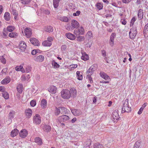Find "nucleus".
I'll list each match as a JSON object with an SVG mask.
<instances>
[{
	"mask_svg": "<svg viewBox=\"0 0 148 148\" xmlns=\"http://www.w3.org/2000/svg\"><path fill=\"white\" fill-rule=\"evenodd\" d=\"M25 33L27 38L30 37L32 34L31 29L29 28H26L25 30Z\"/></svg>",
	"mask_w": 148,
	"mask_h": 148,
	"instance_id": "nucleus-9",
	"label": "nucleus"
},
{
	"mask_svg": "<svg viewBox=\"0 0 148 148\" xmlns=\"http://www.w3.org/2000/svg\"><path fill=\"white\" fill-rule=\"evenodd\" d=\"M33 122L36 124H39L41 122V118L39 115L36 114L33 117Z\"/></svg>",
	"mask_w": 148,
	"mask_h": 148,
	"instance_id": "nucleus-8",
	"label": "nucleus"
},
{
	"mask_svg": "<svg viewBox=\"0 0 148 148\" xmlns=\"http://www.w3.org/2000/svg\"><path fill=\"white\" fill-rule=\"evenodd\" d=\"M44 59V57L43 56L40 55L36 57L35 61L37 62H42L43 61Z\"/></svg>",
	"mask_w": 148,
	"mask_h": 148,
	"instance_id": "nucleus-20",
	"label": "nucleus"
},
{
	"mask_svg": "<svg viewBox=\"0 0 148 148\" xmlns=\"http://www.w3.org/2000/svg\"><path fill=\"white\" fill-rule=\"evenodd\" d=\"M53 5L55 8H57L59 5L60 0H53Z\"/></svg>",
	"mask_w": 148,
	"mask_h": 148,
	"instance_id": "nucleus-31",
	"label": "nucleus"
},
{
	"mask_svg": "<svg viewBox=\"0 0 148 148\" xmlns=\"http://www.w3.org/2000/svg\"><path fill=\"white\" fill-rule=\"evenodd\" d=\"M81 53L82 54V56L81 57V59L84 60L86 61L88 59V56L85 52H83L82 51Z\"/></svg>",
	"mask_w": 148,
	"mask_h": 148,
	"instance_id": "nucleus-24",
	"label": "nucleus"
},
{
	"mask_svg": "<svg viewBox=\"0 0 148 148\" xmlns=\"http://www.w3.org/2000/svg\"><path fill=\"white\" fill-rule=\"evenodd\" d=\"M79 26L78 22L75 20H72L71 22V24H67L65 26L66 30L68 31L72 30L74 29H77Z\"/></svg>",
	"mask_w": 148,
	"mask_h": 148,
	"instance_id": "nucleus-1",
	"label": "nucleus"
},
{
	"mask_svg": "<svg viewBox=\"0 0 148 148\" xmlns=\"http://www.w3.org/2000/svg\"><path fill=\"white\" fill-rule=\"evenodd\" d=\"M45 30L47 32H52L53 30V28L51 26H48L45 28Z\"/></svg>",
	"mask_w": 148,
	"mask_h": 148,
	"instance_id": "nucleus-35",
	"label": "nucleus"
},
{
	"mask_svg": "<svg viewBox=\"0 0 148 148\" xmlns=\"http://www.w3.org/2000/svg\"><path fill=\"white\" fill-rule=\"evenodd\" d=\"M0 60L1 62L3 64L6 63V60L5 58L3 56L0 57Z\"/></svg>",
	"mask_w": 148,
	"mask_h": 148,
	"instance_id": "nucleus-49",
	"label": "nucleus"
},
{
	"mask_svg": "<svg viewBox=\"0 0 148 148\" xmlns=\"http://www.w3.org/2000/svg\"><path fill=\"white\" fill-rule=\"evenodd\" d=\"M132 0H122L123 3H128L131 1Z\"/></svg>",
	"mask_w": 148,
	"mask_h": 148,
	"instance_id": "nucleus-63",
	"label": "nucleus"
},
{
	"mask_svg": "<svg viewBox=\"0 0 148 148\" xmlns=\"http://www.w3.org/2000/svg\"><path fill=\"white\" fill-rule=\"evenodd\" d=\"M128 101V99H126L124 101L122 112H129L131 111V108L129 104Z\"/></svg>",
	"mask_w": 148,
	"mask_h": 148,
	"instance_id": "nucleus-2",
	"label": "nucleus"
},
{
	"mask_svg": "<svg viewBox=\"0 0 148 148\" xmlns=\"http://www.w3.org/2000/svg\"><path fill=\"white\" fill-rule=\"evenodd\" d=\"M65 36L67 38L72 40H74L76 38V36L70 33H66Z\"/></svg>",
	"mask_w": 148,
	"mask_h": 148,
	"instance_id": "nucleus-13",
	"label": "nucleus"
},
{
	"mask_svg": "<svg viewBox=\"0 0 148 148\" xmlns=\"http://www.w3.org/2000/svg\"><path fill=\"white\" fill-rule=\"evenodd\" d=\"M51 64L54 68H57L60 67V65L56 62L54 60L52 61Z\"/></svg>",
	"mask_w": 148,
	"mask_h": 148,
	"instance_id": "nucleus-32",
	"label": "nucleus"
},
{
	"mask_svg": "<svg viewBox=\"0 0 148 148\" xmlns=\"http://www.w3.org/2000/svg\"><path fill=\"white\" fill-rule=\"evenodd\" d=\"M31 67L29 66H27L26 68L25 72H26L27 73H29L30 71Z\"/></svg>",
	"mask_w": 148,
	"mask_h": 148,
	"instance_id": "nucleus-54",
	"label": "nucleus"
},
{
	"mask_svg": "<svg viewBox=\"0 0 148 148\" xmlns=\"http://www.w3.org/2000/svg\"><path fill=\"white\" fill-rule=\"evenodd\" d=\"M61 93V96L64 99H68L71 96L70 91L68 90H64Z\"/></svg>",
	"mask_w": 148,
	"mask_h": 148,
	"instance_id": "nucleus-3",
	"label": "nucleus"
},
{
	"mask_svg": "<svg viewBox=\"0 0 148 148\" xmlns=\"http://www.w3.org/2000/svg\"><path fill=\"white\" fill-rule=\"evenodd\" d=\"M77 40L79 42L83 41L85 39L84 36H77Z\"/></svg>",
	"mask_w": 148,
	"mask_h": 148,
	"instance_id": "nucleus-37",
	"label": "nucleus"
},
{
	"mask_svg": "<svg viewBox=\"0 0 148 148\" xmlns=\"http://www.w3.org/2000/svg\"><path fill=\"white\" fill-rule=\"evenodd\" d=\"M80 13V12L79 11H77L75 13H74L73 14L74 16H78Z\"/></svg>",
	"mask_w": 148,
	"mask_h": 148,
	"instance_id": "nucleus-58",
	"label": "nucleus"
},
{
	"mask_svg": "<svg viewBox=\"0 0 148 148\" xmlns=\"http://www.w3.org/2000/svg\"><path fill=\"white\" fill-rule=\"evenodd\" d=\"M144 34L145 37L148 36V23L145 25L144 28Z\"/></svg>",
	"mask_w": 148,
	"mask_h": 148,
	"instance_id": "nucleus-23",
	"label": "nucleus"
},
{
	"mask_svg": "<svg viewBox=\"0 0 148 148\" xmlns=\"http://www.w3.org/2000/svg\"><path fill=\"white\" fill-rule=\"evenodd\" d=\"M15 114L14 112L13 111H11L8 114L9 118L11 119L14 118V116Z\"/></svg>",
	"mask_w": 148,
	"mask_h": 148,
	"instance_id": "nucleus-42",
	"label": "nucleus"
},
{
	"mask_svg": "<svg viewBox=\"0 0 148 148\" xmlns=\"http://www.w3.org/2000/svg\"><path fill=\"white\" fill-rule=\"evenodd\" d=\"M87 35H88L89 36V38H90L92 36V32L91 31H88L86 34Z\"/></svg>",
	"mask_w": 148,
	"mask_h": 148,
	"instance_id": "nucleus-57",
	"label": "nucleus"
},
{
	"mask_svg": "<svg viewBox=\"0 0 148 148\" xmlns=\"http://www.w3.org/2000/svg\"><path fill=\"white\" fill-rule=\"evenodd\" d=\"M69 91H70L71 95H72L73 97L76 96L77 94V91L76 89L74 88H71Z\"/></svg>",
	"mask_w": 148,
	"mask_h": 148,
	"instance_id": "nucleus-26",
	"label": "nucleus"
},
{
	"mask_svg": "<svg viewBox=\"0 0 148 148\" xmlns=\"http://www.w3.org/2000/svg\"><path fill=\"white\" fill-rule=\"evenodd\" d=\"M94 147V148H100L101 145L99 143H96Z\"/></svg>",
	"mask_w": 148,
	"mask_h": 148,
	"instance_id": "nucleus-59",
	"label": "nucleus"
},
{
	"mask_svg": "<svg viewBox=\"0 0 148 148\" xmlns=\"http://www.w3.org/2000/svg\"><path fill=\"white\" fill-rule=\"evenodd\" d=\"M72 114L75 116H79L81 114L82 112L79 110L73 109L71 110Z\"/></svg>",
	"mask_w": 148,
	"mask_h": 148,
	"instance_id": "nucleus-16",
	"label": "nucleus"
},
{
	"mask_svg": "<svg viewBox=\"0 0 148 148\" xmlns=\"http://www.w3.org/2000/svg\"><path fill=\"white\" fill-rule=\"evenodd\" d=\"M15 27L13 26H9L7 27V30L9 32H12L15 29Z\"/></svg>",
	"mask_w": 148,
	"mask_h": 148,
	"instance_id": "nucleus-43",
	"label": "nucleus"
},
{
	"mask_svg": "<svg viewBox=\"0 0 148 148\" xmlns=\"http://www.w3.org/2000/svg\"><path fill=\"white\" fill-rule=\"evenodd\" d=\"M121 22L122 23V24L124 25H125L127 23L125 19H121Z\"/></svg>",
	"mask_w": 148,
	"mask_h": 148,
	"instance_id": "nucleus-60",
	"label": "nucleus"
},
{
	"mask_svg": "<svg viewBox=\"0 0 148 148\" xmlns=\"http://www.w3.org/2000/svg\"><path fill=\"white\" fill-rule=\"evenodd\" d=\"M23 87L22 84H18L16 89L18 92L19 93H22L23 91Z\"/></svg>",
	"mask_w": 148,
	"mask_h": 148,
	"instance_id": "nucleus-22",
	"label": "nucleus"
},
{
	"mask_svg": "<svg viewBox=\"0 0 148 148\" xmlns=\"http://www.w3.org/2000/svg\"><path fill=\"white\" fill-rule=\"evenodd\" d=\"M32 113V111L31 109L28 108L26 109L25 112V114L26 117L27 118H29L31 117Z\"/></svg>",
	"mask_w": 148,
	"mask_h": 148,
	"instance_id": "nucleus-10",
	"label": "nucleus"
},
{
	"mask_svg": "<svg viewBox=\"0 0 148 148\" xmlns=\"http://www.w3.org/2000/svg\"><path fill=\"white\" fill-rule=\"evenodd\" d=\"M43 45L45 46H50L51 44V42L46 40L44 41L42 43Z\"/></svg>",
	"mask_w": 148,
	"mask_h": 148,
	"instance_id": "nucleus-38",
	"label": "nucleus"
},
{
	"mask_svg": "<svg viewBox=\"0 0 148 148\" xmlns=\"http://www.w3.org/2000/svg\"><path fill=\"white\" fill-rule=\"evenodd\" d=\"M27 131L25 129L21 130L19 133L20 137L22 138H25L27 136Z\"/></svg>",
	"mask_w": 148,
	"mask_h": 148,
	"instance_id": "nucleus-11",
	"label": "nucleus"
},
{
	"mask_svg": "<svg viewBox=\"0 0 148 148\" xmlns=\"http://www.w3.org/2000/svg\"><path fill=\"white\" fill-rule=\"evenodd\" d=\"M137 33V29L136 27H133L131 28L129 32L130 38L132 39L135 38Z\"/></svg>",
	"mask_w": 148,
	"mask_h": 148,
	"instance_id": "nucleus-4",
	"label": "nucleus"
},
{
	"mask_svg": "<svg viewBox=\"0 0 148 148\" xmlns=\"http://www.w3.org/2000/svg\"><path fill=\"white\" fill-rule=\"evenodd\" d=\"M77 77L78 79L81 80L82 79L83 76L82 74H81L79 71H77L76 72Z\"/></svg>",
	"mask_w": 148,
	"mask_h": 148,
	"instance_id": "nucleus-39",
	"label": "nucleus"
},
{
	"mask_svg": "<svg viewBox=\"0 0 148 148\" xmlns=\"http://www.w3.org/2000/svg\"><path fill=\"white\" fill-rule=\"evenodd\" d=\"M112 118L114 120H117L119 118L118 110L114 111L112 113Z\"/></svg>",
	"mask_w": 148,
	"mask_h": 148,
	"instance_id": "nucleus-19",
	"label": "nucleus"
},
{
	"mask_svg": "<svg viewBox=\"0 0 148 148\" xmlns=\"http://www.w3.org/2000/svg\"><path fill=\"white\" fill-rule=\"evenodd\" d=\"M18 35V34L16 32H12L10 33L9 35V36L11 38H14L15 37Z\"/></svg>",
	"mask_w": 148,
	"mask_h": 148,
	"instance_id": "nucleus-45",
	"label": "nucleus"
},
{
	"mask_svg": "<svg viewBox=\"0 0 148 148\" xmlns=\"http://www.w3.org/2000/svg\"><path fill=\"white\" fill-rule=\"evenodd\" d=\"M88 74V75H87L89 79L90 80V83H92L93 81H92V78H91V77L90 76L91 75H89V74Z\"/></svg>",
	"mask_w": 148,
	"mask_h": 148,
	"instance_id": "nucleus-56",
	"label": "nucleus"
},
{
	"mask_svg": "<svg viewBox=\"0 0 148 148\" xmlns=\"http://www.w3.org/2000/svg\"><path fill=\"white\" fill-rule=\"evenodd\" d=\"M60 113H61V112L59 108H56L55 111V114L56 115H58Z\"/></svg>",
	"mask_w": 148,
	"mask_h": 148,
	"instance_id": "nucleus-47",
	"label": "nucleus"
},
{
	"mask_svg": "<svg viewBox=\"0 0 148 148\" xmlns=\"http://www.w3.org/2000/svg\"><path fill=\"white\" fill-rule=\"evenodd\" d=\"M66 49V45H62L61 47V50L62 51H64Z\"/></svg>",
	"mask_w": 148,
	"mask_h": 148,
	"instance_id": "nucleus-61",
	"label": "nucleus"
},
{
	"mask_svg": "<svg viewBox=\"0 0 148 148\" xmlns=\"http://www.w3.org/2000/svg\"><path fill=\"white\" fill-rule=\"evenodd\" d=\"M15 70L17 71H21L22 73L25 72V70L21 65H20L19 66H16L15 67Z\"/></svg>",
	"mask_w": 148,
	"mask_h": 148,
	"instance_id": "nucleus-27",
	"label": "nucleus"
},
{
	"mask_svg": "<svg viewBox=\"0 0 148 148\" xmlns=\"http://www.w3.org/2000/svg\"><path fill=\"white\" fill-rule=\"evenodd\" d=\"M18 130L17 129H15L12 131L11 133V136L12 137H14L18 134Z\"/></svg>",
	"mask_w": 148,
	"mask_h": 148,
	"instance_id": "nucleus-25",
	"label": "nucleus"
},
{
	"mask_svg": "<svg viewBox=\"0 0 148 148\" xmlns=\"http://www.w3.org/2000/svg\"><path fill=\"white\" fill-rule=\"evenodd\" d=\"M47 101L46 100L43 99L41 102V106L42 108H45L47 106Z\"/></svg>",
	"mask_w": 148,
	"mask_h": 148,
	"instance_id": "nucleus-28",
	"label": "nucleus"
},
{
	"mask_svg": "<svg viewBox=\"0 0 148 148\" xmlns=\"http://www.w3.org/2000/svg\"><path fill=\"white\" fill-rule=\"evenodd\" d=\"M34 140L35 142L38 145H41L42 143V140L38 137L35 138Z\"/></svg>",
	"mask_w": 148,
	"mask_h": 148,
	"instance_id": "nucleus-30",
	"label": "nucleus"
},
{
	"mask_svg": "<svg viewBox=\"0 0 148 148\" xmlns=\"http://www.w3.org/2000/svg\"><path fill=\"white\" fill-rule=\"evenodd\" d=\"M30 104L32 106L34 107L36 104V102L34 100H32L30 102Z\"/></svg>",
	"mask_w": 148,
	"mask_h": 148,
	"instance_id": "nucleus-50",
	"label": "nucleus"
},
{
	"mask_svg": "<svg viewBox=\"0 0 148 148\" xmlns=\"http://www.w3.org/2000/svg\"><path fill=\"white\" fill-rule=\"evenodd\" d=\"M11 12L14 15H18V14L17 11L15 10H14L12 8L11 9Z\"/></svg>",
	"mask_w": 148,
	"mask_h": 148,
	"instance_id": "nucleus-46",
	"label": "nucleus"
},
{
	"mask_svg": "<svg viewBox=\"0 0 148 148\" xmlns=\"http://www.w3.org/2000/svg\"><path fill=\"white\" fill-rule=\"evenodd\" d=\"M30 41L34 45L37 46L39 45L38 41L35 38H32L30 39Z\"/></svg>",
	"mask_w": 148,
	"mask_h": 148,
	"instance_id": "nucleus-15",
	"label": "nucleus"
},
{
	"mask_svg": "<svg viewBox=\"0 0 148 148\" xmlns=\"http://www.w3.org/2000/svg\"><path fill=\"white\" fill-rule=\"evenodd\" d=\"M135 21V18L134 17H133L131 20L130 24V26H132L133 25Z\"/></svg>",
	"mask_w": 148,
	"mask_h": 148,
	"instance_id": "nucleus-55",
	"label": "nucleus"
},
{
	"mask_svg": "<svg viewBox=\"0 0 148 148\" xmlns=\"http://www.w3.org/2000/svg\"><path fill=\"white\" fill-rule=\"evenodd\" d=\"M115 35V34L113 33L110 36V43L111 46H112L113 45L114 41Z\"/></svg>",
	"mask_w": 148,
	"mask_h": 148,
	"instance_id": "nucleus-21",
	"label": "nucleus"
},
{
	"mask_svg": "<svg viewBox=\"0 0 148 148\" xmlns=\"http://www.w3.org/2000/svg\"><path fill=\"white\" fill-rule=\"evenodd\" d=\"M101 3H97L96 6L97 8L99 10H100L102 9L101 6Z\"/></svg>",
	"mask_w": 148,
	"mask_h": 148,
	"instance_id": "nucleus-53",
	"label": "nucleus"
},
{
	"mask_svg": "<svg viewBox=\"0 0 148 148\" xmlns=\"http://www.w3.org/2000/svg\"><path fill=\"white\" fill-rule=\"evenodd\" d=\"M98 66L97 64H94L91 66L88 69L87 71V73L89 74V75H92L93 72L97 70Z\"/></svg>",
	"mask_w": 148,
	"mask_h": 148,
	"instance_id": "nucleus-5",
	"label": "nucleus"
},
{
	"mask_svg": "<svg viewBox=\"0 0 148 148\" xmlns=\"http://www.w3.org/2000/svg\"><path fill=\"white\" fill-rule=\"evenodd\" d=\"M102 78H103L107 80V81H104L102 80V83H109L110 78L108 75L104 73H102Z\"/></svg>",
	"mask_w": 148,
	"mask_h": 148,
	"instance_id": "nucleus-12",
	"label": "nucleus"
},
{
	"mask_svg": "<svg viewBox=\"0 0 148 148\" xmlns=\"http://www.w3.org/2000/svg\"><path fill=\"white\" fill-rule=\"evenodd\" d=\"M77 64H73L71 65L70 66V68H71V70H73V69L77 67Z\"/></svg>",
	"mask_w": 148,
	"mask_h": 148,
	"instance_id": "nucleus-52",
	"label": "nucleus"
},
{
	"mask_svg": "<svg viewBox=\"0 0 148 148\" xmlns=\"http://www.w3.org/2000/svg\"><path fill=\"white\" fill-rule=\"evenodd\" d=\"M143 10L140 9L138 11V16L140 19H141L143 17Z\"/></svg>",
	"mask_w": 148,
	"mask_h": 148,
	"instance_id": "nucleus-29",
	"label": "nucleus"
},
{
	"mask_svg": "<svg viewBox=\"0 0 148 148\" xmlns=\"http://www.w3.org/2000/svg\"><path fill=\"white\" fill-rule=\"evenodd\" d=\"M21 3L24 4H27L30 2V0H20Z\"/></svg>",
	"mask_w": 148,
	"mask_h": 148,
	"instance_id": "nucleus-48",
	"label": "nucleus"
},
{
	"mask_svg": "<svg viewBox=\"0 0 148 148\" xmlns=\"http://www.w3.org/2000/svg\"><path fill=\"white\" fill-rule=\"evenodd\" d=\"M47 41L50 42L53 40V38L51 37H48L47 38Z\"/></svg>",
	"mask_w": 148,
	"mask_h": 148,
	"instance_id": "nucleus-62",
	"label": "nucleus"
},
{
	"mask_svg": "<svg viewBox=\"0 0 148 148\" xmlns=\"http://www.w3.org/2000/svg\"><path fill=\"white\" fill-rule=\"evenodd\" d=\"M2 95L3 97L5 99H7L9 98V94L7 92H2Z\"/></svg>",
	"mask_w": 148,
	"mask_h": 148,
	"instance_id": "nucleus-41",
	"label": "nucleus"
},
{
	"mask_svg": "<svg viewBox=\"0 0 148 148\" xmlns=\"http://www.w3.org/2000/svg\"><path fill=\"white\" fill-rule=\"evenodd\" d=\"M57 88L54 86H50L49 89V91L52 94H55L57 91Z\"/></svg>",
	"mask_w": 148,
	"mask_h": 148,
	"instance_id": "nucleus-14",
	"label": "nucleus"
},
{
	"mask_svg": "<svg viewBox=\"0 0 148 148\" xmlns=\"http://www.w3.org/2000/svg\"><path fill=\"white\" fill-rule=\"evenodd\" d=\"M69 119L70 118L68 116L66 115H63L60 116L58 118V120L60 123H61L68 121Z\"/></svg>",
	"mask_w": 148,
	"mask_h": 148,
	"instance_id": "nucleus-7",
	"label": "nucleus"
},
{
	"mask_svg": "<svg viewBox=\"0 0 148 148\" xmlns=\"http://www.w3.org/2000/svg\"><path fill=\"white\" fill-rule=\"evenodd\" d=\"M102 56H103L104 58V59L105 60H106L107 59V57L106 56V52L104 50H102Z\"/></svg>",
	"mask_w": 148,
	"mask_h": 148,
	"instance_id": "nucleus-51",
	"label": "nucleus"
},
{
	"mask_svg": "<svg viewBox=\"0 0 148 148\" xmlns=\"http://www.w3.org/2000/svg\"><path fill=\"white\" fill-rule=\"evenodd\" d=\"M43 129L47 132L51 130V127L48 125H46L43 127Z\"/></svg>",
	"mask_w": 148,
	"mask_h": 148,
	"instance_id": "nucleus-40",
	"label": "nucleus"
},
{
	"mask_svg": "<svg viewBox=\"0 0 148 148\" xmlns=\"http://www.w3.org/2000/svg\"><path fill=\"white\" fill-rule=\"evenodd\" d=\"M141 142L138 141H136L134 145V147L136 148H139L140 147L141 145Z\"/></svg>",
	"mask_w": 148,
	"mask_h": 148,
	"instance_id": "nucleus-44",
	"label": "nucleus"
},
{
	"mask_svg": "<svg viewBox=\"0 0 148 148\" xmlns=\"http://www.w3.org/2000/svg\"><path fill=\"white\" fill-rule=\"evenodd\" d=\"M59 19L61 21L64 22H67L69 21V18L66 16L60 17Z\"/></svg>",
	"mask_w": 148,
	"mask_h": 148,
	"instance_id": "nucleus-34",
	"label": "nucleus"
},
{
	"mask_svg": "<svg viewBox=\"0 0 148 148\" xmlns=\"http://www.w3.org/2000/svg\"><path fill=\"white\" fill-rule=\"evenodd\" d=\"M60 112L61 114H65L66 113L67 109L64 107H59Z\"/></svg>",
	"mask_w": 148,
	"mask_h": 148,
	"instance_id": "nucleus-33",
	"label": "nucleus"
},
{
	"mask_svg": "<svg viewBox=\"0 0 148 148\" xmlns=\"http://www.w3.org/2000/svg\"><path fill=\"white\" fill-rule=\"evenodd\" d=\"M26 45L24 42H21L19 45V48L22 51H24L26 48Z\"/></svg>",
	"mask_w": 148,
	"mask_h": 148,
	"instance_id": "nucleus-17",
	"label": "nucleus"
},
{
	"mask_svg": "<svg viewBox=\"0 0 148 148\" xmlns=\"http://www.w3.org/2000/svg\"><path fill=\"white\" fill-rule=\"evenodd\" d=\"M11 79L9 77H6L1 81V83L3 84H6L9 83Z\"/></svg>",
	"mask_w": 148,
	"mask_h": 148,
	"instance_id": "nucleus-18",
	"label": "nucleus"
},
{
	"mask_svg": "<svg viewBox=\"0 0 148 148\" xmlns=\"http://www.w3.org/2000/svg\"><path fill=\"white\" fill-rule=\"evenodd\" d=\"M53 98L54 99V100L56 101H59V97L58 96H56L55 95L53 97Z\"/></svg>",
	"mask_w": 148,
	"mask_h": 148,
	"instance_id": "nucleus-64",
	"label": "nucleus"
},
{
	"mask_svg": "<svg viewBox=\"0 0 148 148\" xmlns=\"http://www.w3.org/2000/svg\"><path fill=\"white\" fill-rule=\"evenodd\" d=\"M10 14L8 12H6L4 15L5 19L6 21H9L10 20Z\"/></svg>",
	"mask_w": 148,
	"mask_h": 148,
	"instance_id": "nucleus-36",
	"label": "nucleus"
},
{
	"mask_svg": "<svg viewBox=\"0 0 148 148\" xmlns=\"http://www.w3.org/2000/svg\"><path fill=\"white\" fill-rule=\"evenodd\" d=\"M84 33V30L83 27H81L75 30L74 34L77 36H79L80 34L82 35Z\"/></svg>",
	"mask_w": 148,
	"mask_h": 148,
	"instance_id": "nucleus-6",
	"label": "nucleus"
}]
</instances>
